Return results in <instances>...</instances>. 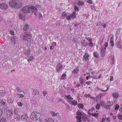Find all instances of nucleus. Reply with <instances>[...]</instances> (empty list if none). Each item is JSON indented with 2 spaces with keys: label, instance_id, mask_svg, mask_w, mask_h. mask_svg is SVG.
Here are the masks:
<instances>
[{
  "label": "nucleus",
  "instance_id": "29",
  "mask_svg": "<svg viewBox=\"0 0 122 122\" xmlns=\"http://www.w3.org/2000/svg\"><path fill=\"white\" fill-rule=\"evenodd\" d=\"M80 81L81 82V84H83L84 83L85 81V80L83 79L82 78H80L79 79Z\"/></svg>",
  "mask_w": 122,
  "mask_h": 122
},
{
  "label": "nucleus",
  "instance_id": "48",
  "mask_svg": "<svg viewBox=\"0 0 122 122\" xmlns=\"http://www.w3.org/2000/svg\"><path fill=\"white\" fill-rule=\"evenodd\" d=\"M42 93L43 94V96H45L46 94L47 93V92H46L45 91H43Z\"/></svg>",
  "mask_w": 122,
  "mask_h": 122
},
{
  "label": "nucleus",
  "instance_id": "45",
  "mask_svg": "<svg viewBox=\"0 0 122 122\" xmlns=\"http://www.w3.org/2000/svg\"><path fill=\"white\" fill-rule=\"evenodd\" d=\"M86 41V40H84V42H83L82 43L83 45L85 46H86L87 45H88V44L87 43H85V41Z\"/></svg>",
  "mask_w": 122,
  "mask_h": 122
},
{
  "label": "nucleus",
  "instance_id": "16",
  "mask_svg": "<svg viewBox=\"0 0 122 122\" xmlns=\"http://www.w3.org/2000/svg\"><path fill=\"white\" fill-rule=\"evenodd\" d=\"M113 104V103L112 101H108L107 103V106H108V108H106V109H109L110 107L112 106Z\"/></svg>",
  "mask_w": 122,
  "mask_h": 122
},
{
  "label": "nucleus",
  "instance_id": "46",
  "mask_svg": "<svg viewBox=\"0 0 122 122\" xmlns=\"http://www.w3.org/2000/svg\"><path fill=\"white\" fill-rule=\"evenodd\" d=\"M17 104L19 107H22L23 105L22 103L21 102H18L17 103Z\"/></svg>",
  "mask_w": 122,
  "mask_h": 122
},
{
  "label": "nucleus",
  "instance_id": "61",
  "mask_svg": "<svg viewBox=\"0 0 122 122\" xmlns=\"http://www.w3.org/2000/svg\"><path fill=\"white\" fill-rule=\"evenodd\" d=\"M14 112L15 113V114H17V113L18 112V110L16 109H15L14 110Z\"/></svg>",
  "mask_w": 122,
  "mask_h": 122
},
{
  "label": "nucleus",
  "instance_id": "49",
  "mask_svg": "<svg viewBox=\"0 0 122 122\" xmlns=\"http://www.w3.org/2000/svg\"><path fill=\"white\" fill-rule=\"evenodd\" d=\"M105 118L104 117H102V120L100 122H105Z\"/></svg>",
  "mask_w": 122,
  "mask_h": 122
},
{
  "label": "nucleus",
  "instance_id": "2",
  "mask_svg": "<svg viewBox=\"0 0 122 122\" xmlns=\"http://www.w3.org/2000/svg\"><path fill=\"white\" fill-rule=\"evenodd\" d=\"M76 12L74 11L72 14L67 15V14L66 13L63 12L62 14V16L64 17H66L67 19L69 20H70L72 18V19H74L76 17Z\"/></svg>",
  "mask_w": 122,
  "mask_h": 122
},
{
  "label": "nucleus",
  "instance_id": "54",
  "mask_svg": "<svg viewBox=\"0 0 122 122\" xmlns=\"http://www.w3.org/2000/svg\"><path fill=\"white\" fill-rule=\"evenodd\" d=\"M74 9L75 10L78 11V8L77 6H75L74 7Z\"/></svg>",
  "mask_w": 122,
  "mask_h": 122
},
{
  "label": "nucleus",
  "instance_id": "44",
  "mask_svg": "<svg viewBox=\"0 0 122 122\" xmlns=\"http://www.w3.org/2000/svg\"><path fill=\"white\" fill-rule=\"evenodd\" d=\"M100 106V105L99 104H98L96 105V108L97 109L99 110Z\"/></svg>",
  "mask_w": 122,
  "mask_h": 122
},
{
  "label": "nucleus",
  "instance_id": "40",
  "mask_svg": "<svg viewBox=\"0 0 122 122\" xmlns=\"http://www.w3.org/2000/svg\"><path fill=\"white\" fill-rule=\"evenodd\" d=\"M98 113L97 112H96L95 113H92V116L96 117H97L98 115Z\"/></svg>",
  "mask_w": 122,
  "mask_h": 122
},
{
  "label": "nucleus",
  "instance_id": "33",
  "mask_svg": "<svg viewBox=\"0 0 122 122\" xmlns=\"http://www.w3.org/2000/svg\"><path fill=\"white\" fill-rule=\"evenodd\" d=\"M94 55L95 57L98 58L99 57V55L97 52H94Z\"/></svg>",
  "mask_w": 122,
  "mask_h": 122
},
{
  "label": "nucleus",
  "instance_id": "12",
  "mask_svg": "<svg viewBox=\"0 0 122 122\" xmlns=\"http://www.w3.org/2000/svg\"><path fill=\"white\" fill-rule=\"evenodd\" d=\"M63 69V65L61 64H57L56 66V70L57 72H59Z\"/></svg>",
  "mask_w": 122,
  "mask_h": 122
},
{
  "label": "nucleus",
  "instance_id": "34",
  "mask_svg": "<svg viewBox=\"0 0 122 122\" xmlns=\"http://www.w3.org/2000/svg\"><path fill=\"white\" fill-rule=\"evenodd\" d=\"M110 43L111 45V46H114V43L113 42V38L112 37L110 40Z\"/></svg>",
  "mask_w": 122,
  "mask_h": 122
},
{
  "label": "nucleus",
  "instance_id": "51",
  "mask_svg": "<svg viewBox=\"0 0 122 122\" xmlns=\"http://www.w3.org/2000/svg\"><path fill=\"white\" fill-rule=\"evenodd\" d=\"M18 95L19 96L20 98H22L23 97H24L23 95L21 94H18Z\"/></svg>",
  "mask_w": 122,
  "mask_h": 122
},
{
  "label": "nucleus",
  "instance_id": "27",
  "mask_svg": "<svg viewBox=\"0 0 122 122\" xmlns=\"http://www.w3.org/2000/svg\"><path fill=\"white\" fill-rule=\"evenodd\" d=\"M116 46L119 49L122 48V46L121 45V44L120 42H118L116 44Z\"/></svg>",
  "mask_w": 122,
  "mask_h": 122
},
{
  "label": "nucleus",
  "instance_id": "60",
  "mask_svg": "<svg viewBox=\"0 0 122 122\" xmlns=\"http://www.w3.org/2000/svg\"><path fill=\"white\" fill-rule=\"evenodd\" d=\"M120 32V31L119 30H117L116 31V34H118Z\"/></svg>",
  "mask_w": 122,
  "mask_h": 122
},
{
  "label": "nucleus",
  "instance_id": "57",
  "mask_svg": "<svg viewBox=\"0 0 122 122\" xmlns=\"http://www.w3.org/2000/svg\"><path fill=\"white\" fill-rule=\"evenodd\" d=\"M88 3L89 4H92V0H88L87 1Z\"/></svg>",
  "mask_w": 122,
  "mask_h": 122
},
{
  "label": "nucleus",
  "instance_id": "10",
  "mask_svg": "<svg viewBox=\"0 0 122 122\" xmlns=\"http://www.w3.org/2000/svg\"><path fill=\"white\" fill-rule=\"evenodd\" d=\"M28 118V115L26 113H24L21 116L20 119L22 121H24L26 120Z\"/></svg>",
  "mask_w": 122,
  "mask_h": 122
},
{
  "label": "nucleus",
  "instance_id": "13",
  "mask_svg": "<svg viewBox=\"0 0 122 122\" xmlns=\"http://www.w3.org/2000/svg\"><path fill=\"white\" fill-rule=\"evenodd\" d=\"M8 8V5L5 3L0 4V8L3 10H6Z\"/></svg>",
  "mask_w": 122,
  "mask_h": 122
},
{
  "label": "nucleus",
  "instance_id": "56",
  "mask_svg": "<svg viewBox=\"0 0 122 122\" xmlns=\"http://www.w3.org/2000/svg\"><path fill=\"white\" fill-rule=\"evenodd\" d=\"M92 78L94 79H97L98 78V77L97 76H92Z\"/></svg>",
  "mask_w": 122,
  "mask_h": 122
},
{
  "label": "nucleus",
  "instance_id": "39",
  "mask_svg": "<svg viewBox=\"0 0 122 122\" xmlns=\"http://www.w3.org/2000/svg\"><path fill=\"white\" fill-rule=\"evenodd\" d=\"M78 106L79 108H83L84 106L83 104L80 103L78 104Z\"/></svg>",
  "mask_w": 122,
  "mask_h": 122
},
{
  "label": "nucleus",
  "instance_id": "6",
  "mask_svg": "<svg viewBox=\"0 0 122 122\" xmlns=\"http://www.w3.org/2000/svg\"><path fill=\"white\" fill-rule=\"evenodd\" d=\"M13 111L11 109H8L6 112V115L7 119L10 120L14 115Z\"/></svg>",
  "mask_w": 122,
  "mask_h": 122
},
{
  "label": "nucleus",
  "instance_id": "43",
  "mask_svg": "<svg viewBox=\"0 0 122 122\" xmlns=\"http://www.w3.org/2000/svg\"><path fill=\"white\" fill-rule=\"evenodd\" d=\"M85 97H86V98L88 97V98H92V99L93 98V97H92L91 96V95H87V94H86L85 95Z\"/></svg>",
  "mask_w": 122,
  "mask_h": 122
},
{
  "label": "nucleus",
  "instance_id": "41",
  "mask_svg": "<svg viewBox=\"0 0 122 122\" xmlns=\"http://www.w3.org/2000/svg\"><path fill=\"white\" fill-rule=\"evenodd\" d=\"M118 118L119 119L122 120V115L121 114H118Z\"/></svg>",
  "mask_w": 122,
  "mask_h": 122
},
{
  "label": "nucleus",
  "instance_id": "19",
  "mask_svg": "<svg viewBox=\"0 0 122 122\" xmlns=\"http://www.w3.org/2000/svg\"><path fill=\"white\" fill-rule=\"evenodd\" d=\"M33 94L34 95H38L39 92L38 90L36 89H34L32 92Z\"/></svg>",
  "mask_w": 122,
  "mask_h": 122
},
{
  "label": "nucleus",
  "instance_id": "42",
  "mask_svg": "<svg viewBox=\"0 0 122 122\" xmlns=\"http://www.w3.org/2000/svg\"><path fill=\"white\" fill-rule=\"evenodd\" d=\"M119 107V105L117 104L115 106V110L116 111L117 110Z\"/></svg>",
  "mask_w": 122,
  "mask_h": 122
},
{
  "label": "nucleus",
  "instance_id": "9",
  "mask_svg": "<svg viewBox=\"0 0 122 122\" xmlns=\"http://www.w3.org/2000/svg\"><path fill=\"white\" fill-rule=\"evenodd\" d=\"M11 44H15L18 41L17 37L15 36H13L11 39Z\"/></svg>",
  "mask_w": 122,
  "mask_h": 122
},
{
  "label": "nucleus",
  "instance_id": "30",
  "mask_svg": "<svg viewBox=\"0 0 122 122\" xmlns=\"http://www.w3.org/2000/svg\"><path fill=\"white\" fill-rule=\"evenodd\" d=\"M82 118L81 117H80L78 116H77L76 118L77 119V121L76 122H81V118Z\"/></svg>",
  "mask_w": 122,
  "mask_h": 122
},
{
  "label": "nucleus",
  "instance_id": "64",
  "mask_svg": "<svg viewBox=\"0 0 122 122\" xmlns=\"http://www.w3.org/2000/svg\"><path fill=\"white\" fill-rule=\"evenodd\" d=\"M113 80V77L112 76L110 77V81H111Z\"/></svg>",
  "mask_w": 122,
  "mask_h": 122
},
{
  "label": "nucleus",
  "instance_id": "5",
  "mask_svg": "<svg viewBox=\"0 0 122 122\" xmlns=\"http://www.w3.org/2000/svg\"><path fill=\"white\" fill-rule=\"evenodd\" d=\"M9 5L12 7L16 8H20L21 6V4L18 3L17 2L14 1H10L9 3Z\"/></svg>",
  "mask_w": 122,
  "mask_h": 122
},
{
  "label": "nucleus",
  "instance_id": "22",
  "mask_svg": "<svg viewBox=\"0 0 122 122\" xmlns=\"http://www.w3.org/2000/svg\"><path fill=\"white\" fill-rule=\"evenodd\" d=\"M24 53L25 55L28 56L30 54V50L28 49V50L25 51L24 52Z\"/></svg>",
  "mask_w": 122,
  "mask_h": 122
},
{
  "label": "nucleus",
  "instance_id": "15",
  "mask_svg": "<svg viewBox=\"0 0 122 122\" xmlns=\"http://www.w3.org/2000/svg\"><path fill=\"white\" fill-rule=\"evenodd\" d=\"M66 97L67 99V101L69 103H71V102L73 99V98H72L71 96L70 95H68L66 96Z\"/></svg>",
  "mask_w": 122,
  "mask_h": 122
},
{
  "label": "nucleus",
  "instance_id": "21",
  "mask_svg": "<svg viewBox=\"0 0 122 122\" xmlns=\"http://www.w3.org/2000/svg\"><path fill=\"white\" fill-rule=\"evenodd\" d=\"M50 112L53 117L57 116L59 114L58 112L55 113L52 111H50Z\"/></svg>",
  "mask_w": 122,
  "mask_h": 122
},
{
  "label": "nucleus",
  "instance_id": "1",
  "mask_svg": "<svg viewBox=\"0 0 122 122\" xmlns=\"http://www.w3.org/2000/svg\"><path fill=\"white\" fill-rule=\"evenodd\" d=\"M31 11L33 12L35 15H37L38 14L37 9L34 6H29L24 7L20 13V18L22 20H24L25 18V13H30Z\"/></svg>",
  "mask_w": 122,
  "mask_h": 122
},
{
  "label": "nucleus",
  "instance_id": "55",
  "mask_svg": "<svg viewBox=\"0 0 122 122\" xmlns=\"http://www.w3.org/2000/svg\"><path fill=\"white\" fill-rule=\"evenodd\" d=\"M93 43H90L88 44V46H93Z\"/></svg>",
  "mask_w": 122,
  "mask_h": 122
},
{
  "label": "nucleus",
  "instance_id": "32",
  "mask_svg": "<svg viewBox=\"0 0 122 122\" xmlns=\"http://www.w3.org/2000/svg\"><path fill=\"white\" fill-rule=\"evenodd\" d=\"M29 28L28 25L26 24H25L24 26V29L25 31H26Z\"/></svg>",
  "mask_w": 122,
  "mask_h": 122
},
{
  "label": "nucleus",
  "instance_id": "37",
  "mask_svg": "<svg viewBox=\"0 0 122 122\" xmlns=\"http://www.w3.org/2000/svg\"><path fill=\"white\" fill-rule=\"evenodd\" d=\"M78 68H76L73 70V72L75 74H76L78 72Z\"/></svg>",
  "mask_w": 122,
  "mask_h": 122
},
{
  "label": "nucleus",
  "instance_id": "28",
  "mask_svg": "<svg viewBox=\"0 0 122 122\" xmlns=\"http://www.w3.org/2000/svg\"><path fill=\"white\" fill-rule=\"evenodd\" d=\"M70 103L71 104H72L73 105L75 106L77 104V102L76 101L74 100H73L71 102V103Z\"/></svg>",
  "mask_w": 122,
  "mask_h": 122
},
{
  "label": "nucleus",
  "instance_id": "23",
  "mask_svg": "<svg viewBox=\"0 0 122 122\" xmlns=\"http://www.w3.org/2000/svg\"><path fill=\"white\" fill-rule=\"evenodd\" d=\"M102 106H103L106 109V108H108V107L107 105L105 103V102L104 101H102L101 102Z\"/></svg>",
  "mask_w": 122,
  "mask_h": 122
},
{
  "label": "nucleus",
  "instance_id": "11",
  "mask_svg": "<svg viewBox=\"0 0 122 122\" xmlns=\"http://www.w3.org/2000/svg\"><path fill=\"white\" fill-rule=\"evenodd\" d=\"M108 45V43L107 42H106L105 43L104 46L105 47L104 48H103L101 50V52L102 54L103 55V56H104L105 54V53L104 51L106 49V48L107 47Z\"/></svg>",
  "mask_w": 122,
  "mask_h": 122
},
{
  "label": "nucleus",
  "instance_id": "14",
  "mask_svg": "<svg viewBox=\"0 0 122 122\" xmlns=\"http://www.w3.org/2000/svg\"><path fill=\"white\" fill-rule=\"evenodd\" d=\"M108 61L112 64H113L114 63L113 56H110L108 59Z\"/></svg>",
  "mask_w": 122,
  "mask_h": 122
},
{
  "label": "nucleus",
  "instance_id": "53",
  "mask_svg": "<svg viewBox=\"0 0 122 122\" xmlns=\"http://www.w3.org/2000/svg\"><path fill=\"white\" fill-rule=\"evenodd\" d=\"M109 88L108 87L107 88V89L106 90H104L102 89H100V90L102 92H105L107 91L108 89Z\"/></svg>",
  "mask_w": 122,
  "mask_h": 122
},
{
  "label": "nucleus",
  "instance_id": "63",
  "mask_svg": "<svg viewBox=\"0 0 122 122\" xmlns=\"http://www.w3.org/2000/svg\"><path fill=\"white\" fill-rule=\"evenodd\" d=\"M66 106L67 109H69L70 108V106L68 104H66Z\"/></svg>",
  "mask_w": 122,
  "mask_h": 122
},
{
  "label": "nucleus",
  "instance_id": "62",
  "mask_svg": "<svg viewBox=\"0 0 122 122\" xmlns=\"http://www.w3.org/2000/svg\"><path fill=\"white\" fill-rule=\"evenodd\" d=\"M91 77H92V76H89L87 77L86 79L87 80H88V79H89V78H91Z\"/></svg>",
  "mask_w": 122,
  "mask_h": 122
},
{
  "label": "nucleus",
  "instance_id": "38",
  "mask_svg": "<svg viewBox=\"0 0 122 122\" xmlns=\"http://www.w3.org/2000/svg\"><path fill=\"white\" fill-rule=\"evenodd\" d=\"M7 121L6 119L4 118H2L1 119L0 122H6Z\"/></svg>",
  "mask_w": 122,
  "mask_h": 122
},
{
  "label": "nucleus",
  "instance_id": "3",
  "mask_svg": "<svg viewBox=\"0 0 122 122\" xmlns=\"http://www.w3.org/2000/svg\"><path fill=\"white\" fill-rule=\"evenodd\" d=\"M40 117V114L36 112H34L31 114L30 116V119L33 121H36L39 119Z\"/></svg>",
  "mask_w": 122,
  "mask_h": 122
},
{
  "label": "nucleus",
  "instance_id": "35",
  "mask_svg": "<svg viewBox=\"0 0 122 122\" xmlns=\"http://www.w3.org/2000/svg\"><path fill=\"white\" fill-rule=\"evenodd\" d=\"M84 5V3L81 1H79L78 3V5L79 6L83 5Z\"/></svg>",
  "mask_w": 122,
  "mask_h": 122
},
{
  "label": "nucleus",
  "instance_id": "8",
  "mask_svg": "<svg viewBox=\"0 0 122 122\" xmlns=\"http://www.w3.org/2000/svg\"><path fill=\"white\" fill-rule=\"evenodd\" d=\"M40 122H54L52 118H47L44 119H41L39 120Z\"/></svg>",
  "mask_w": 122,
  "mask_h": 122
},
{
  "label": "nucleus",
  "instance_id": "24",
  "mask_svg": "<svg viewBox=\"0 0 122 122\" xmlns=\"http://www.w3.org/2000/svg\"><path fill=\"white\" fill-rule=\"evenodd\" d=\"M112 96L114 98H117L119 96V95L118 93L114 92L112 93Z\"/></svg>",
  "mask_w": 122,
  "mask_h": 122
},
{
  "label": "nucleus",
  "instance_id": "47",
  "mask_svg": "<svg viewBox=\"0 0 122 122\" xmlns=\"http://www.w3.org/2000/svg\"><path fill=\"white\" fill-rule=\"evenodd\" d=\"M2 112H5L6 111V108L5 107H3L1 110Z\"/></svg>",
  "mask_w": 122,
  "mask_h": 122
},
{
  "label": "nucleus",
  "instance_id": "18",
  "mask_svg": "<svg viewBox=\"0 0 122 122\" xmlns=\"http://www.w3.org/2000/svg\"><path fill=\"white\" fill-rule=\"evenodd\" d=\"M14 117L16 120H19L20 118V115L18 114H15L14 116Z\"/></svg>",
  "mask_w": 122,
  "mask_h": 122
},
{
  "label": "nucleus",
  "instance_id": "17",
  "mask_svg": "<svg viewBox=\"0 0 122 122\" xmlns=\"http://www.w3.org/2000/svg\"><path fill=\"white\" fill-rule=\"evenodd\" d=\"M89 55L87 53H85L83 56L84 60L86 61L89 59Z\"/></svg>",
  "mask_w": 122,
  "mask_h": 122
},
{
  "label": "nucleus",
  "instance_id": "7",
  "mask_svg": "<svg viewBox=\"0 0 122 122\" xmlns=\"http://www.w3.org/2000/svg\"><path fill=\"white\" fill-rule=\"evenodd\" d=\"M76 114L77 116L81 117L82 118H84L85 117V114L81 111L79 110L77 112Z\"/></svg>",
  "mask_w": 122,
  "mask_h": 122
},
{
  "label": "nucleus",
  "instance_id": "36",
  "mask_svg": "<svg viewBox=\"0 0 122 122\" xmlns=\"http://www.w3.org/2000/svg\"><path fill=\"white\" fill-rule=\"evenodd\" d=\"M6 103L4 102V101L2 100H0V105H5Z\"/></svg>",
  "mask_w": 122,
  "mask_h": 122
},
{
  "label": "nucleus",
  "instance_id": "4",
  "mask_svg": "<svg viewBox=\"0 0 122 122\" xmlns=\"http://www.w3.org/2000/svg\"><path fill=\"white\" fill-rule=\"evenodd\" d=\"M21 37L22 38L23 40L25 41H27L31 38L30 33H23L20 35Z\"/></svg>",
  "mask_w": 122,
  "mask_h": 122
},
{
  "label": "nucleus",
  "instance_id": "58",
  "mask_svg": "<svg viewBox=\"0 0 122 122\" xmlns=\"http://www.w3.org/2000/svg\"><path fill=\"white\" fill-rule=\"evenodd\" d=\"M86 40H88L90 41H91L92 40V39L91 38H86Z\"/></svg>",
  "mask_w": 122,
  "mask_h": 122
},
{
  "label": "nucleus",
  "instance_id": "20",
  "mask_svg": "<svg viewBox=\"0 0 122 122\" xmlns=\"http://www.w3.org/2000/svg\"><path fill=\"white\" fill-rule=\"evenodd\" d=\"M34 57L33 56H31L28 57L27 59L28 62L29 63L30 62L33 60L34 59Z\"/></svg>",
  "mask_w": 122,
  "mask_h": 122
},
{
  "label": "nucleus",
  "instance_id": "52",
  "mask_svg": "<svg viewBox=\"0 0 122 122\" xmlns=\"http://www.w3.org/2000/svg\"><path fill=\"white\" fill-rule=\"evenodd\" d=\"M10 33L12 35H14V32L12 30H10Z\"/></svg>",
  "mask_w": 122,
  "mask_h": 122
},
{
  "label": "nucleus",
  "instance_id": "50",
  "mask_svg": "<svg viewBox=\"0 0 122 122\" xmlns=\"http://www.w3.org/2000/svg\"><path fill=\"white\" fill-rule=\"evenodd\" d=\"M16 89L19 92H22V90L20 89L19 88H17Z\"/></svg>",
  "mask_w": 122,
  "mask_h": 122
},
{
  "label": "nucleus",
  "instance_id": "26",
  "mask_svg": "<svg viewBox=\"0 0 122 122\" xmlns=\"http://www.w3.org/2000/svg\"><path fill=\"white\" fill-rule=\"evenodd\" d=\"M7 101V102L10 104H12L13 102V99L11 98H8Z\"/></svg>",
  "mask_w": 122,
  "mask_h": 122
},
{
  "label": "nucleus",
  "instance_id": "31",
  "mask_svg": "<svg viewBox=\"0 0 122 122\" xmlns=\"http://www.w3.org/2000/svg\"><path fill=\"white\" fill-rule=\"evenodd\" d=\"M66 75L65 74H63L61 77V79L64 80L66 77Z\"/></svg>",
  "mask_w": 122,
  "mask_h": 122
},
{
  "label": "nucleus",
  "instance_id": "59",
  "mask_svg": "<svg viewBox=\"0 0 122 122\" xmlns=\"http://www.w3.org/2000/svg\"><path fill=\"white\" fill-rule=\"evenodd\" d=\"M42 17V15L40 13H39V18H41V17Z\"/></svg>",
  "mask_w": 122,
  "mask_h": 122
},
{
  "label": "nucleus",
  "instance_id": "25",
  "mask_svg": "<svg viewBox=\"0 0 122 122\" xmlns=\"http://www.w3.org/2000/svg\"><path fill=\"white\" fill-rule=\"evenodd\" d=\"M5 93V91L4 90H2L0 91V97L3 96Z\"/></svg>",
  "mask_w": 122,
  "mask_h": 122
}]
</instances>
